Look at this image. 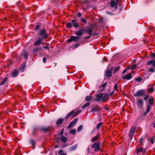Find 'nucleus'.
Listing matches in <instances>:
<instances>
[{
  "instance_id": "nucleus-1",
  "label": "nucleus",
  "mask_w": 155,
  "mask_h": 155,
  "mask_svg": "<svg viewBox=\"0 0 155 155\" xmlns=\"http://www.w3.org/2000/svg\"><path fill=\"white\" fill-rule=\"evenodd\" d=\"M38 38L44 41L48 37V35L46 29H43L39 30L38 34Z\"/></svg>"
},
{
  "instance_id": "nucleus-2",
  "label": "nucleus",
  "mask_w": 155,
  "mask_h": 155,
  "mask_svg": "<svg viewBox=\"0 0 155 155\" xmlns=\"http://www.w3.org/2000/svg\"><path fill=\"white\" fill-rule=\"evenodd\" d=\"M150 58L153 59L149 61L147 63V65L152 64V66L155 67V53H153L150 55Z\"/></svg>"
},
{
  "instance_id": "nucleus-3",
  "label": "nucleus",
  "mask_w": 155,
  "mask_h": 155,
  "mask_svg": "<svg viewBox=\"0 0 155 155\" xmlns=\"http://www.w3.org/2000/svg\"><path fill=\"white\" fill-rule=\"evenodd\" d=\"M100 142L98 141L94 143L91 146V147L94 148V151L95 152H97L100 150Z\"/></svg>"
},
{
  "instance_id": "nucleus-4",
  "label": "nucleus",
  "mask_w": 155,
  "mask_h": 155,
  "mask_svg": "<svg viewBox=\"0 0 155 155\" xmlns=\"http://www.w3.org/2000/svg\"><path fill=\"white\" fill-rule=\"evenodd\" d=\"M96 97L95 98L94 100L97 102H100L101 101L104 102L106 101L105 98L103 97V94L102 93H100L99 94L97 95Z\"/></svg>"
},
{
  "instance_id": "nucleus-5",
  "label": "nucleus",
  "mask_w": 155,
  "mask_h": 155,
  "mask_svg": "<svg viewBox=\"0 0 155 155\" xmlns=\"http://www.w3.org/2000/svg\"><path fill=\"white\" fill-rule=\"evenodd\" d=\"M145 150L143 147L138 149L135 151L134 155H143L145 153Z\"/></svg>"
},
{
  "instance_id": "nucleus-6",
  "label": "nucleus",
  "mask_w": 155,
  "mask_h": 155,
  "mask_svg": "<svg viewBox=\"0 0 155 155\" xmlns=\"http://www.w3.org/2000/svg\"><path fill=\"white\" fill-rule=\"evenodd\" d=\"M145 92L144 89H141L138 90L137 92L134 94V95L135 97H138L140 96H142L144 95Z\"/></svg>"
},
{
  "instance_id": "nucleus-7",
  "label": "nucleus",
  "mask_w": 155,
  "mask_h": 155,
  "mask_svg": "<svg viewBox=\"0 0 155 155\" xmlns=\"http://www.w3.org/2000/svg\"><path fill=\"white\" fill-rule=\"evenodd\" d=\"M85 28L86 27H82L78 31L75 32V35L78 36L82 35L85 31L84 28Z\"/></svg>"
},
{
  "instance_id": "nucleus-8",
  "label": "nucleus",
  "mask_w": 155,
  "mask_h": 155,
  "mask_svg": "<svg viewBox=\"0 0 155 155\" xmlns=\"http://www.w3.org/2000/svg\"><path fill=\"white\" fill-rule=\"evenodd\" d=\"M136 127L134 126H133L130 129L129 135L130 137V140H132L133 136L134 134V132L136 130Z\"/></svg>"
},
{
  "instance_id": "nucleus-9",
  "label": "nucleus",
  "mask_w": 155,
  "mask_h": 155,
  "mask_svg": "<svg viewBox=\"0 0 155 155\" xmlns=\"http://www.w3.org/2000/svg\"><path fill=\"white\" fill-rule=\"evenodd\" d=\"M110 6L115 10L118 8V2L114 0H112L110 2Z\"/></svg>"
},
{
  "instance_id": "nucleus-10",
  "label": "nucleus",
  "mask_w": 155,
  "mask_h": 155,
  "mask_svg": "<svg viewBox=\"0 0 155 155\" xmlns=\"http://www.w3.org/2000/svg\"><path fill=\"white\" fill-rule=\"evenodd\" d=\"M93 30V27H88L87 29H85L84 28V30L85 31L84 32L86 33L87 34L90 35V36H92V31Z\"/></svg>"
},
{
  "instance_id": "nucleus-11",
  "label": "nucleus",
  "mask_w": 155,
  "mask_h": 155,
  "mask_svg": "<svg viewBox=\"0 0 155 155\" xmlns=\"http://www.w3.org/2000/svg\"><path fill=\"white\" fill-rule=\"evenodd\" d=\"M74 113V110L71 111L70 113L67 114L65 118L67 120L69 119L70 117L72 118L76 116Z\"/></svg>"
},
{
  "instance_id": "nucleus-12",
  "label": "nucleus",
  "mask_w": 155,
  "mask_h": 155,
  "mask_svg": "<svg viewBox=\"0 0 155 155\" xmlns=\"http://www.w3.org/2000/svg\"><path fill=\"white\" fill-rule=\"evenodd\" d=\"M101 110V107L99 106H97L96 107H93L91 109V112H94L97 111H100Z\"/></svg>"
},
{
  "instance_id": "nucleus-13",
  "label": "nucleus",
  "mask_w": 155,
  "mask_h": 155,
  "mask_svg": "<svg viewBox=\"0 0 155 155\" xmlns=\"http://www.w3.org/2000/svg\"><path fill=\"white\" fill-rule=\"evenodd\" d=\"M137 102L138 107L141 108L143 106V101L142 99H137Z\"/></svg>"
},
{
  "instance_id": "nucleus-14",
  "label": "nucleus",
  "mask_w": 155,
  "mask_h": 155,
  "mask_svg": "<svg viewBox=\"0 0 155 155\" xmlns=\"http://www.w3.org/2000/svg\"><path fill=\"white\" fill-rule=\"evenodd\" d=\"M72 22V25L75 28H77L79 27V25L78 23L77 22V21L75 19H73L71 21Z\"/></svg>"
},
{
  "instance_id": "nucleus-15",
  "label": "nucleus",
  "mask_w": 155,
  "mask_h": 155,
  "mask_svg": "<svg viewBox=\"0 0 155 155\" xmlns=\"http://www.w3.org/2000/svg\"><path fill=\"white\" fill-rule=\"evenodd\" d=\"M99 133H98L97 135L94 137L91 140V142L93 143L97 140L100 136Z\"/></svg>"
},
{
  "instance_id": "nucleus-16",
  "label": "nucleus",
  "mask_w": 155,
  "mask_h": 155,
  "mask_svg": "<svg viewBox=\"0 0 155 155\" xmlns=\"http://www.w3.org/2000/svg\"><path fill=\"white\" fill-rule=\"evenodd\" d=\"M132 76L130 73H129L125 76L122 77L123 79H126V80H129L131 79Z\"/></svg>"
},
{
  "instance_id": "nucleus-17",
  "label": "nucleus",
  "mask_w": 155,
  "mask_h": 155,
  "mask_svg": "<svg viewBox=\"0 0 155 155\" xmlns=\"http://www.w3.org/2000/svg\"><path fill=\"white\" fill-rule=\"evenodd\" d=\"M64 121V119L63 118H59L57 121L56 125H59L62 124Z\"/></svg>"
},
{
  "instance_id": "nucleus-18",
  "label": "nucleus",
  "mask_w": 155,
  "mask_h": 155,
  "mask_svg": "<svg viewBox=\"0 0 155 155\" xmlns=\"http://www.w3.org/2000/svg\"><path fill=\"white\" fill-rule=\"evenodd\" d=\"M112 76V72L111 71H110L109 70H107L106 71L105 74V76L108 78H110Z\"/></svg>"
},
{
  "instance_id": "nucleus-19",
  "label": "nucleus",
  "mask_w": 155,
  "mask_h": 155,
  "mask_svg": "<svg viewBox=\"0 0 155 155\" xmlns=\"http://www.w3.org/2000/svg\"><path fill=\"white\" fill-rule=\"evenodd\" d=\"M77 144H75L69 148L68 150L69 152H71L75 150L77 148Z\"/></svg>"
},
{
  "instance_id": "nucleus-20",
  "label": "nucleus",
  "mask_w": 155,
  "mask_h": 155,
  "mask_svg": "<svg viewBox=\"0 0 155 155\" xmlns=\"http://www.w3.org/2000/svg\"><path fill=\"white\" fill-rule=\"evenodd\" d=\"M43 41L38 38V40L34 43V45L36 46L39 45L41 44V42Z\"/></svg>"
},
{
  "instance_id": "nucleus-21",
  "label": "nucleus",
  "mask_w": 155,
  "mask_h": 155,
  "mask_svg": "<svg viewBox=\"0 0 155 155\" xmlns=\"http://www.w3.org/2000/svg\"><path fill=\"white\" fill-rule=\"evenodd\" d=\"M60 140L64 143H65L67 141V138L66 137L64 136L63 135H61L60 137Z\"/></svg>"
},
{
  "instance_id": "nucleus-22",
  "label": "nucleus",
  "mask_w": 155,
  "mask_h": 155,
  "mask_svg": "<svg viewBox=\"0 0 155 155\" xmlns=\"http://www.w3.org/2000/svg\"><path fill=\"white\" fill-rule=\"evenodd\" d=\"M71 37H72V39L73 41L77 42L80 40V37L79 36H72Z\"/></svg>"
},
{
  "instance_id": "nucleus-23",
  "label": "nucleus",
  "mask_w": 155,
  "mask_h": 155,
  "mask_svg": "<svg viewBox=\"0 0 155 155\" xmlns=\"http://www.w3.org/2000/svg\"><path fill=\"white\" fill-rule=\"evenodd\" d=\"M51 128V127H43L41 128V130L44 132H47Z\"/></svg>"
},
{
  "instance_id": "nucleus-24",
  "label": "nucleus",
  "mask_w": 155,
  "mask_h": 155,
  "mask_svg": "<svg viewBox=\"0 0 155 155\" xmlns=\"http://www.w3.org/2000/svg\"><path fill=\"white\" fill-rule=\"evenodd\" d=\"M18 72L17 70H15L13 71L12 73V76L14 78L16 77L18 74Z\"/></svg>"
},
{
  "instance_id": "nucleus-25",
  "label": "nucleus",
  "mask_w": 155,
  "mask_h": 155,
  "mask_svg": "<svg viewBox=\"0 0 155 155\" xmlns=\"http://www.w3.org/2000/svg\"><path fill=\"white\" fill-rule=\"evenodd\" d=\"M150 105H148L147 107L146 110L144 112V114H146L148 113L150 110Z\"/></svg>"
},
{
  "instance_id": "nucleus-26",
  "label": "nucleus",
  "mask_w": 155,
  "mask_h": 155,
  "mask_svg": "<svg viewBox=\"0 0 155 155\" xmlns=\"http://www.w3.org/2000/svg\"><path fill=\"white\" fill-rule=\"evenodd\" d=\"M87 17L84 18H81V21L83 23L86 24L87 23V20L86 19Z\"/></svg>"
},
{
  "instance_id": "nucleus-27",
  "label": "nucleus",
  "mask_w": 155,
  "mask_h": 155,
  "mask_svg": "<svg viewBox=\"0 0 155 155\" xmlns=\"http://www.w3.org/2000/svg\"><path fill=\"white\" fill-rule=\"evenodd\" d=\"M90 102H88L86 103L81 107V108L83 109L87 107H88L90 105Z\"/></svg>"
},
{
  "instance_id": "nucleus-28",
  "label": "nucleus",
  "mask_w": 155,
  "mask_h": 155,
  "mask_svg": "<svg viewBox=\"0 0 155 155\" xmlns=\"http://www.w3.org/2000/svg\"><path fill=\"white\" fill-rule=\"evenodd\" d=\"M92 97L90 96H87L85 98V100L87 101H89L91 100Z\"/></svg>"
},
{
  "instance_id": "nucleus-29",
  "label": "nucleus",
  "mask_w": 155,
  "mask_h": 155,
  "mask_svg": "<svg viewBox=\"0 0 155 155\" xmlns=\"http://www.w3.org/2000/svg\"><path fill=\"white\" fill-rule=\"evenodd\" d=\"M7 78H4L2 79V82H1V83L0 84V85H2L3 84H4L6 82V81H7Z\"/></svg>"
},
{
  "instance_id": "nucleus-30",
  "label": "nucleus",
  "mask_w": 155,
  "mask_h": 155,
  "mask_svg": "<svg viewBox=\"0 0 155 155\" xmlns=\"http://www.w3.org/2000/svg\"><path fill=\"white\" fill-rule=\"evenodd\" d=\"M41 48L39 47H37L34 48L33 50V52H36L38 51H41Z\"/></svg>"
},
{
  "instance_id": "nucleus-31",
  "label": "nucleus",
  "mask_w": 155,
  "mask_h": 155,
  "mask_svg": "<svg viewBox=\"0 0 155 155\" xmlns=\"http://www.w3.org/2000/svg\"><path fill=\"white\" fill-rule=\"evenodd\" d=\"M72 26V23L70 22H68L66 24V27L67 28H71Z\"/></svg>"
},
{
  "instance_id": "nucleus-32",
  "label": "nucleus",
  "mask_w": 155,
  "mask_h": 155,
  "mask_svg": "<svg viewBox=\"0 0 155 155\" xmlns=\"http://www.w3.org/2000/svg\"><path fill=\"white\" fill-rule=\"evenodd\" d=\"M120 69V66H117L114 69V73H115L117 72L118 71H119Z\"/></svg>"
},
{
  "instance_id": "nucleus-33",
  "label": "nucleus",
  "mask_w": 155,
  "mask_h": 155,
  "mask_svg": "<svg viewBox=\"0 0 155 155\" xmlns=\"http://www.w3.org/2000/svg\"><path fill=\"white\" fill-rule=\"evenodd\" d=\"M154 98L153 97L150 98L149 100V104L150 105H152L153 104Z\"/></svg>"
},
{
  "instance_id": "nucleus-34",
  "label": "nucleus",
  "mask_w": 155,
  "mask_h": 155,
  "mask_svg": "<svg viewBox=\"0 0 155 155\" xmlns=\"http://www.w3.org/2000/svg\"><path fill=\"white\" fill-rule=\"evenodd\" d=\"M150 93L153 92L154 90V88L153 87H151L149 88L147 90Z\"/></svg>"
},
{
  "instance_id": "nucleus-35",
  "label": "nucleus",
  "mask_w": 155,
  "mask_h": 155,
  "mask_svg": "<svg viewBox=\"0 0 155 155\" xmlns=\"http://www.w3.org/2000/svg\"><path fill=\"white\" fill-rule=\"evenodd\" d=\"M63 152L64 151L63 150H61L59 151L58 153L60 154V155H67L66 153H63Z\"/></svg>"
},
{
  "instance_id": "nucleus-36",
  "label": "nucleus",
  "mask_w": 155,
  "mask_h": 155,
  "mask_svg": "<svg viewBox=\"0 0 155 155\" xmlns=\"http://www.w3.org/2000/svg\"><path fill=\"white\" fill-rule=\"evenodd\" d=\"M81 109H78L75 111V110H74V112L75 113V115L76 116L80 113H81Z\"/></svg>"
},
{
  "instance_id": "nucleus-37",
  "label": "nucleus",
  "mask_w": 155,
  "mask_h": 155,
  "mask_svg": "<svg viewBox=\"0 0 155 155\" xmlns=\"http://www.w3.org/2000/svg\"><path fill=\"white\" fill-rule=\"evenodd\" d=\"M83 129V126L81 125L79 126L77 129V132L81 131Z\"/></svg>"
},
{
  "instance_id": "nucleus-38",
  "label": "nucleus",
  "mask_w": 155,
  "mask_h": 155,
  "mask_svg": "<svg viewBox=\"0 0 155 155\" xmlns=\"http://www.w3.org/2000/svg\"><path fill=\"white\" fill-rule=\"evenodd\" d=\"M70 133L73 134L75 135L76 133V130L75 129H71L70 131Z\"/></svg>"
},
{
  "instance_id": "nucleus-39",
  "label": "nucleus",
  "mask_w": 155,
  "mask_h": 155,
  "mask_svg": "<svg viewBox=\"0 0 155 155\" xmlns=\"http://www.w3.org/2000/svg\"><path fill=\"white\" fill-rule=\"evenodd\" d=\"M144 140V137H141L139 140V142L140 143V145H142L143 144Z\"/></svg>"
},
{
  "instance_id": "nucleus-40",
  "label": "nucleus",
  "mask_w": 155,
  "mask_h": 155,
  "mask_svg": "<svg viewBox=\"0 0 155 155\" xmlns=\"http://www.w3.org/2000/svg\"><path fill=\"white\" fill-rule=\"evenodd\" d=\"M102 124V123H100L97 125V129H98Z\"/></svg>"
},
{
  "instance_id": "nucleus-41",
  "label": "nucleus",
  "mask_w": 155,
  "mask_h": 155,
  "mask_svg": "<svg viewBox=\"0 0 155 155\" xmlns=\"http://www.w3.org/2000/svg\"><path fill=\"white\" fill-rule=\"evenodd\" d=\"M28 54L26 51H25L24 52V57L25 59H27L28 58Z\"/></svg>"
},
{
  "instance_id": "nucleus-42",
  "label": "nucleus",
  "mask_w": 155,
  "mask_h": 155,
  "mask_svg": "<svg viewBox=\"0 0 155 155\" xmlns=\"http://www.w3.org/2000/svg\"><path fill=\"white\" fill-rule=\"evenodd\" d=\"M74 125L72 122H71L67 127V129H69L71 128L73 125Z\"/></svg>"
},
{
  "instance_id": "nucleus-43",
  "label": "nucleus",
  "mask_w": 155,
  "mask_h": 155,
  "mask_svg": "<svg viewBox=\"0 0 155 155\" xmlns=\"http://www.w3.org/2000/svg\"><path fill=\"white\" fill-rule=\"evenodd\" d=\"M137 67V65L136 64H133L131 67V70H134V69Z\"/></svg>"
},
{
  "instance_id": "nucleus-44",
  "label": "nucleus",
  "mask_w": 155,
  "mask_h": 155,
  "mask_svg": "<svg viewBox=\"0 0 155 155\" xmlns=\"http://www.w3.org/2000/svg\"><path fill=\"white\" fill-rule=\"evenodd\" d=\"M78 118H77L74 119L73 121H72L71 122L73 123L74 124H75L77 123L78 121Z\"/></svg>"
},
{
  "instance_id": "nucleus-45",
  "label": "nucleus",
  "mask_w": 155,
  "mask_h": 155,
  "mask_svg": "<svg viewBox=\"0 0 155 155\" xmlns=\"http://www.w3.org/2000/svg\"><path fill=\"white\" fill-rule=\"evenodd\" d=\"M78 118H77L74 119L73 121H72L71 122L73 123L74 124H75L77 123L78 121Z\"/></svg>"
},
{
  "instance_id": "nucleus-46",
  "label": "nucleus",
  "mask_w": 155,
  "mask_h": 155,
  "mask_svg": "<svg viewBox=\"0 0 155 155\" xmlns=\"http://www.w3.org/2000/svg\"><path fill=\"white\" fill-rule=\"evenodd\" d=\"M155 138V136H153L152 137V138L150 139V142L152 144H153L154 143Z\"/></svg>"
},
{
  "instance_id": "nucleus-47",
  "label": "nucleus",
  "mask_w": 155,
  "mask_h": 155,
  "mask_svg": "<svg viewBox=\"0 0 155 155\" xmlns=\"http://www.w3.org/2000/svg\"><path fill=\"white\" fill-rule=\"evenodd\" d=\"M142 80V78L140 77H139L138 78H136V80L138 82H140Z\"/></svg>"
},
{
  "instance_id": "nucleus-48",
  "label": "nucleus",
  "mask_w": 155,
  "mask_h": 155,
  "mask_svg": "<svg viewBox=\"0 0 155 155\" xmlns=\"http://www.w3.org/2000/svg\"><path fill=\"white\" fill-rule=\"evenodd\" d=\"M40 28V26L39 25H37L35 27V28L34 29V30H38Z\"/></svg>"
},
{
  "instance_id": "nucleus-49",
  "label": "nucleus",
  "mask_w": 155,
  "mask_h": 155,
  "mask_svg": "<svg viewBox=\"0 0 155 155\" xmlns=\"http://www.w3.org/2000/svg\"><path fill=\"white\" fill-rule=\"evenodd\" d=\"M81 44L80 43H78L75 44L74 45L75 48H77L81 45Z\"/></svg>"
},
{
  "instance_id": "nucleus-50",
  "label": "nucleus",
  "mask_w": 155,
  "mask_h": 155,
  "mask_svg": "<svg viewBox=\"0 0 155 155\" xmlns=\"http://www.w3.org/2000/svg\"><path fill=\"white\" fill-rule=\"evenodd\" d=\"M149 71L153 72H154V70L153 68H151L149 69Z\"/></svg>"
},
{
  "instance_id": "nucleus-51",
  "label": "nucleus",
  "mask_w": 155,
  "mask_h": 155,
  "mask_svg": "<svg viewBox=\"0 0 155 155\" xmlns=\"http://www.w3.org/2000/svg\"><path fill=\"white\" fill-rule=\"evenodd\" d=\"M109 97V95L108 94H106L103 97H104V98H105V99L107 100V99L108 97Z\"/></svg>"
},
{
  "instance_id": "nucleus-52",
  "label": "nucleus",
  "mask_w": 155,
  "mask_h": 155,
  "mask_svg": "<svg viewBox=\"0 0 155 155\" xmlns=\"http://www.w3.org/2000/svg\"><path fill=\"white\" fill-rule=\"evenodd\" d=\"M30 143L32 144V146L34 145L35 144V141L33 140H31L30 141Z\"/></svg>"
},
{
  "instance_id": "nucleus-53",
  "label": "nucleus",
  "mask_w": 155,
  "mask_h": 155,
  "mask_svg": "<svg viewBox=\"0 0 155 155\" xmlns=\"http://www.w3.org/2000/svg\"><path fill=\"white\" fill-rule=\"evenodd\" d=\"M72 41H73L71 37V38H70L69 39H68L67 41L66 42H71Z\"/></svg>"
},
{
  "instance_id": "nucleus-54",
  "label": "nucleus",
  "mask_w": 155,
  "mask_h": 155,
  "mask_svg": "<svg viewBox=\"0 0 155 155\" xmlns=\"http://www.w3.org/2000/svg\"><path fill=\"white\" fill-rule=\"evenodd\" d=\"M43 48H44L47 49V50H49V49H50L49 47L48 46H48H44L43 47Z\"/></svg>"
},
{
  "instance_id": "nucleus-55",
  "label": "nucleus",
  "mask_w": 155,
  "mask_h": 155,
  "mask_svg": "<svg viewBox=\"0 0 155 155\" xmlns=\"http://www.w3.org/2000/svg\"><path fill=\"white\" fill-rule=\"evenodd\" d=\"M149 98V96L147 95L144 98V99L145 101H147V99Z\"/></svg>"
},
{
  "instance_id": "nucleus-56",
  "label": "nucleus",
  "mask_w": 155,
  "mask_h": 155,
  "mask_svg": "<svg viewBox=\"0 0 155 155\" xmlns=\"http://www.w3.org/2000/svg\"><path fill=\"white\" fill-rule=\"evenodd\" d=\"M118 85L117 84H115L114 86V89L116 91L118 88Z\"/></svg>"
},
{
  "instance_id": "nucleus-57",
  "label": "nucleus",
  "mask_w": 155,
  "mask_h": 155,
  "mask_svg": "<svg viewBox=\"0 0 155 155\" xmlns=\"http://www.w3.org/2000/svg\"><path fill=\"white\" fill-rule=\"evenodd\" d=\"M107 83H104L102 85V87H106Z\"/></svg>"
},
{
  "instance_id": "nucleus-58",
  "label": "nucleus",
  "mask_w": 155,
  "mask_h": 155,
  "mask_svg": "<svg viewBox=\"0 0 155 155\" xmlns=\"http://www.w3.org/2000/svg\"><path fill=\"white\" fill-rule=\"evenodd\" d=\"M43 61L44 63H45L46 61V59L45 57H44L43 58Z\"/></svg>"
},
{
  "instance_id": "nucleus-59",
  "label": "nucleus",
  "mask_w": 155,
  "mask_h": 155,
  "mask_svg": "<svg viewBox=\"0 0 155 155\" xmlns=\"http://www.w3.org/2000/svg\"><path fill=\"white\" fill-rule=\"evenodd\" d=\"M77 16L79 17H80L81 16V14L80 12H79L77 14Z\"/></svg>"
},
{
  "instance_id": "nucleus-60",
  "label": "nucleus",
  "mask_w": 155,
  "mask_h": 155,
  "mask_svg": "<svg viewBox=\"0 0 155 155\" xmlns=\"http://www.w3.org/2000/svg\"><path fill=\"white\" fill-rule=\"evenodd\" d=\"M127 70L126 69H125L122 72V73L123 74H124L127 71Z\"/></svg>"
},
{
  "instance_id": "nucleus-61",
  "label": "nucleus",
  "mask_w": 155,
  "mask_h": 155,
  "mask_svg": "<svg viewBox=\"0 0 155 155\" xmlns=\"http://www.w3.org/2000/svg\"><path fill=\"white\" fill-rule=\"evenodd\" d=\"M64 129H63L61 131V132H60V135H63V132H64Z\"/></svg>"
},
{
  "instance_id": "nucleus-62",
  "label": "nucleus",
  "mask_w": 155,
  "mask_h": 155,
  "mask_svg": "<svg viewBox=\"0 0 155 155\" xmlns=\"http://www.w3.org/2000/svg\"><path fill=\"white\" fill-rule=\"evenodd\" d=\"M106 12L108 14H109V15H113V13H112V12Z\"/></svg>"
},
{
  "instance_id": "nucleus-63",
  "label": "nucleus",
  "mask_w": 155,
  "mask_h": 155,
  "mask_svg": "<svg viewBox=\"0 0 155 155\" xmlns=\"http://www.w3.org/2000/svg\"><path fill=\"white\" fill-rule=\"evenodd\" d=\"M91 36H90V35L89 36H87L85 38H84V40H85L86 39H88L89 38H90V37Z\"/></svg>"
},
{
  "instance_id": "nucleus-64",
  "label": "nucleus",
  "mask_w": 155,
  "mask_h": 155,
  "mask_svg": "<svg viewBox=\"0 0 155 155\" xmlns=\"http://www.w3.org/2000/svg\"><path fill=\"white\" fill-rule=\"evenodd\" d=\"M145 114H144L142 115L141 116V118L143 119L142 120L144 119L145 118Z\"/></svg>"
}]
</instances>
